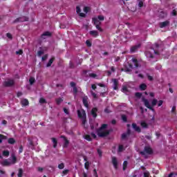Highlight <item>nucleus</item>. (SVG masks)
Masks as SVG:
<instances>
[{"instance_id": "c85d7f7f", "label": "nucleus", "mask_w": 177, "mask_h": 177, "mask_svg": "<svg viewBox=\"0 0 177 177\" xmlns=\"http://www.w3.org/2000/svg\"><path fill=\"white\" fill-rule=\"evenodd\" d=\"M124 150H125V149L124 148V145H119L118 149V153H121L124 151Z\"/></svg>"}, {"instance_id": "9b49d317", "label": "nucleus", "mask_w": 177, "mask_h": 177, "mask_svg": "<svg viewBox=\"0 0 177 177\" xmlns=\"http://www.w3.org/2000/svg\"><path fill=\"white\" fill-rule=\"evenodd\" d=\"M88 99L89 98L86 95H85L82 97L83 104H84V107H86V109H88L89 107V104L88 103Z\"/></svg>"}, {"instance_id": "bb28decb", "label": "nucleus", "mask_w": 177, "mask_h": 177, "mask_svg": "<svg viewBox=\"0 0 177 177\" xmlns=\"http://www.w3.org/2000/svg\"><path fill=\"white\" fill-rule=\"evenodd\" d=\"M129 136L126 134L125 133H122V136H121V139L122 140H127L129 139Z\"/></svg>"}, {"instance_id": "3c124183", "label": "nucleus", "mask_w": 177, "mask_h": 177, "mask_svg": "<svg viewBox=\"0 0 177 177\" xmlns=\"http://www.w3.org/2000/svg\"><path fill=\"white\" fill-rule=\"evenodd\" d=\"M59 169H63L64 168V163H61L58 165Z\"/></svg>"}, {"instance_id": "2f4dec72", "label": "nucleus", "mask_w": 177, "mask_h": 177, "mask_svg": "<svg viewBox=\"0 0 177 177\" xmlns=\"http://www.w3.org/2000/svg\"><path fill=\"white\" fill-rule=\"evenodd\" d=\"M9 154H10V152L8 150H5L3 151V157H9Z\"/></svg>"}, {"instance_id": "c9c22d12", "label": "nucleus", "mask_w": 177, "mask_h": 177, "mask_svg": "<svg viewBox=\"0 0 177 177\" xmlns=\"http://www.w3.org/2000/svg\"><path fill=\"white\" fill-rule=\"evenodd\" d=\"M127 167H128V161L124 160L123 162V171H125V169H127Z\"/></svg>"}, {"instance_id": "4be33fe9", "label": "nucleus", "mask_w": 177, "mask_h": 177, "mask_svg": "<svg viewBox=\"0 0 177 177\" xmlns=\"http://www.w3.org/2000/svg\"><path fill=\"white\" fill-rule=\"evenodd\" d=\"M12 160L10 162V163H11V165H13L16 164V162H17V158L16 157V156L12 155Z\"/></svg>"}, {"instance_id": "a211bd4d", "label": "nucleus", "mask_w": 177, "mask_h": 177, "mask_svg": "<svg viewBox=\"0 0 177 177\" xmlns=\"http://www.w3.org/2000/svg\"><path fill=\"white\" fill-rule=\"evenodd\" d=\"M55 59H56V57H52L49 59L48 62L47 63L46 67H50V66H52V64L53 63V62H55Z\"/></svg>"}, {"instance_id": "e433bc0d", "label": "nucleus", "mask_w": 177, "mask_h": 177, "mask_svg": "<svg viewBox=\"0 0 177 177\" xmlns=\"http://www.w3.org/2000/svg\"><path fill=\"white\" fill-rule=\"evenodd\" d=\"M55 102H56V104H60V103H62V102H63V100H62V98H57L56 100H55Z\"/></svg>"}, {"instance_id": "7c9ffc66", "label": "nucleus", "mask_w": 177, "mask_h": 177, "mask_svg": "<svg viewBox=\"0 0 177 177\" xmlns=\"http://www.w3.org/2000/svg\"><path fill=\"white\" fill-rule=\"evenodd\" d=\"M8 139V137L6 136H3V134H0V143L2 142V140H5Z\"/></svg>"}, {"instance_id": "79ce46f5", "label": "nucleus", "mask_w": 177, "mask_h": 177, "mask_svg": "<svg viewBox=\"0 0 177 177\" xmlns=\"http://www.w3.org/2000/svg\"><path fill=\"white\" fill-rule=\"evenodd\" d=\"M34 146V142L30 139L28 140V147H31Z\"/></svg>"}, {"instance_id": "c756f323", "label": "nucleus", "mask_w": 177, "mask_h": 177, "mask_svg": "<svg viewBox=\"0 0 177 177\" xmlns=\"http://www.w3.org/2000/svg\"><path fill=\"white\" fill-rule=\"evenodd\" d=\"M145 55H146L147 57H149L150 59H153L154 57V55H153V54H151L149 51L146 52Z\"/></svg>"}, {"instance_id": "5fc2aeb1", "label": "nucleus", "mask_w": 177, "mask_h": 177, "mask_svg": "<svg viewBox=\"0 0 177 177\" xmlns=\"http://www.w3.org/2000/svg\"><path fill=\"white\" fill-rule=\"evenodd\" d=\"M47 59H48V55H45L41 57L42 62H45V60H46Z\"/></svg>"}, {"instance_id": "dca6fc26", "label": "nucleus", "mask_w": 177, "mask_h": 177, "mask_svg": "<svg viewBox=\"0 0 177 177\" xmlns=\"http://www.w3.org/2000/svg\"><path fill=\"white\" fill-rule=\"evenodd\" d=\"M91 115H93V118L97 117V108L94 107L91 109Z\"/></svg>"}, {"instance_id": "393cba45", "label": "nucleus", "mask_w": 177, "mask_h": 177, "mask_svg": "<svg viewBox=\"0 0 177 177\" xmlns=\"http://www.w3.org/2000/svg\"><path fill=\"white\" fill-rule=\"evenodd\" d=\"M140 91H146V89H147V85L145 83L141 84L140 85Z\"/></svg>"}, {"instance_id": "20e7f679", "label": "nucleus", "mask_w": 177, "mask_h": 177, "mask_svg": "<svg viewBox=\"0 0 177 177\" xmlns=\"http://www.w3.org/2000/svg\"><path fill=\"white\" fill-rule=\"evenodd\" d=\"M152 153L153 149H151V147L146 146L144 148V151H140V154H141V156H146V154L151 155Z\"/></svg>"}, {"instance_id": "052dcab7", "label": "nucleus", "mask_w": 177, "mask_h": 177, "mask_svg": "<svg viewBox=\"0 0 177 177\" xmlns=\"http://www.w3.org/2000/svg\"><path fill=\"white\" fill-rule=\"evenodd\" d=\"M16 55H23V50H19L18 51H16Z\"/></svg>"}, {"instance_id": "7ed1b4c3", "label": "nucleus", "mask_w": 177, "mask_h": 177, "mask_svg": "<svg viewBox=\"0 0 177 177\" xmlns=\"http://www.w3.org/2000/svg\"><path fill=\"white\" fill-rule=\"evenodd\" d=\"M77 117L81 118L82 125L86 124V113L84 109L77 110Z\"/></svg>"}, {"instance_id": "b1692460", "label": "nucleus", "mask_w": 177, "mask_h": 177, "mask_svg": "<svg viewBox=\"0 0 177 177\" xmlns=\"http://www.w3.org/2000/svg\"><path fill=\"white\" fill-rule=\"evenodd\" d=\"M93 21L94 23V26H99L101 24V22L97 18H93Z\"/></svg>"}, {"instance_id": "de8ad7c7", "label": "nucleus", "mask_w": 177, "mask_h": 177, "mask_svg": "<svg viewBox=\"0 0 177 177\" xmlns=\"http://www.w3.org/2000/svg\"><path fill=\"white\" fill-rule=\"evenodd\" d=\"M84 168H85L86 169H89V162H86L84 163Z\"/></svg>"}, {"instance_id": "774afa93", "label": "nucleus", "mask_w": 177, "mask_h": 177, "mask_svg": "<svg viewBox=\"0 0 177 177\" xmlns=\"http://www.w3.org/2000/svg\"><path fill=\"white\" fill-rule=\"evenodd\" d=\"M149 174L147 172L144 173V177H149Z\"/></svg>"}, {"instance_id": "72a5a7b5", "label": "nucleus", "mask_w": 177, "mask_h": 177, "mask_svg": "<svg viewBox=\"0 0 177 177\" xmlns=\"http://www.w3.org/2000/svg\"><path fill=\"white\" fill-rule=\"evenodd\" d=\"M17 176L23 177V169L21 168L19 169Z\"/></svg>"}, {"instance_id": "2eb2a0df", "label": "nucleus", "mask_w": 177, "mask_h": 177, "mask_svg": "<svg viewBox=\"0 0 177 177\" xmlns=\"http://www.w3.org/2000/svg\"><path fill=\"white\" fill-rule=\"evenodd\" d=\"M2 167H10L12 165V163L9 162L7 159H5L1 162Z\"/></svg>"}, {"instance_id": "8fccbe9b", "label": "nucleus", "mask_w": 177, "mask_h": 177, "mask_svg": "<svg viewBox=\"0 0 177 177\" xmlns=\"http://www.w3.org/2000/svg\"><path fill=\"white\" fill-rule=\"evenodd\" d=\"M97 19L101 21H103V20H104V17L103 15H100L97 17Z\"/></svg>"}, {"instance_id": "49530a36", "label": "nucleus", "mask_w": 177, "mask_h": 177, "mask_svg": "<svg viewBox=\"0 0 177 177\" xmlns=\"http://www.w3.org/2000/svg\"><path fill=\"white\" fill-rule=\"evenodd\" d=\"M89 77H91V78H96L97 75H96V73H89Z\"/></svg>"}, {"instance_id": "5701e85b", "label": "nucleus", "mask_w": 177, "mask_h": 177, "mask_svg": "<svg viewBox=\"0 0 177 177\" xmlns=\"http://www.w3.org/2000/svg\"><path fill=\"white\" fill-rule=\"evenodd\" d=\"M22 106H28L30 104V102H28V100L27 99H24L21 102Z\"/></svg>"}, {"instance_id": "bf43d9fd", "label": "nucleus", "mask_w": 177, "mask_h": 177, "mask_svg": "<svg viewBox=\"0 0 177 177\" xmlns=\"http://www.w3.org/2000/svg\"><path fill=\"white\" fill-rule=\"evenodd\" d=\"M23 150H24L23 145H21L19 147V153L20 154L21 153H23Z\"/></svg>"}, {"instance_id": "473e14b6", "label": "nucleus", "mask_w": 177, "mask_h": 177, "mask_svg": "<svg viewBox=\"0 0 177 177\" xmlns=\"http://www.w3.org/2000/svg\"><path fill=\"white\" fill-rule=\"evenodd\" d=\"M140 125L142 128H149V124L146 122H142Z\"/></svg>"}, {"instance_id": "58836bf2", "label": "nucleus", "mask_w": 177, "mask_h": 177, "mask_svg": "<svg viewBox=\"0 0 177 177\" xmlns=\"http://www.w3.org/2000/svg\"><path fill=\"white\" fill-rule=\"evenodd\" d=\"M29 82H30V85H32L35 82V78L30 77L29 79Z\"/></svg>"}, {"instance_id": "e2e57ef3", "label": "nucleus", "mask_w": 177, "mask_h": 177, "mask_svg": "<svg viewBox=\"0 0 177 177\" xmlns=\"http://www.w3.org/2000/svg\"><path fill=\"white\" fill-rule=\"evenodd\" d=\"M84 12H85V13H88V12H89V7H84Z\"/></svg>"}, {"instance_id": "f03ea898", "label": "nucleus", "mask_w": 177, "mask_h": 177, "mask_svg": "<svg viewBox=\"0 0 177 177\" xmlns=\"http://www.w3.org/2000/svg\"><path fill=\"white\" fill-rule=\"evenodd\" d=\"M142 102L145 106V107H147V109H149V110H151V111H154V106H157V103H158V101L157 100V99H153L151 101V106L150 105V102H149V100L145 99V98H142Z\"/></svg>"}, {"instance_id": "ddd939ff", "label": "nucleus", "mask_w": 177, "mask_h": 177, "mask_svg": "<svg viewBox=\"0 0 177 177\" xmlns=\"http://www.w3.org/2000/svg\"><path fill=\"white\" fill-rule=\"evenodd\" d=\"M112 164L115 168V169H118V161L117 160V158L112 157Z\"/></svg>"}, {"instance_id": "37998d69", "label": "nucleus", "mask_w": 177, "mask_h": 177, "mask_svg": "<svg viewBox=\"0 0 177 177\" xmlns=\"http://www.w3.org/2000/svg\"><path fill=\"white\" fill-rule=\"evenodd\" d=\"M95 28H97V30H98V31H100V32H102L103 29L100 27V25H96Z\"/></svg>"}, {"instance_id": "09e8293b", "label": "nucleus", "mask_w": 177, "mask_h": 177, "mask_svg": "<svg viewBox=\"0 0 177 177\" xmlns=\"http://www.w3.org/2000/svg\"><path fill=\"white\" fill-rule=\"evenodd\" d=\"M6 37H7V38H8L9 39H13V36H12V34H10V33H7V34H6Z\"/></svg>"}, {"instance_id": "9d476101", "label": "nucleus", "mask_w": 177, "mask_h": 177, "mask_svg": "<svg viewBox=\"0 0 177 177\" xmlns=\"http://www.w3.org/2000/svg\"><path fill=\"white\" fill-rule=\"evenodd\" d=\"M141 44H138L137 45L135 46H132L130 48V51L131 53H135V52H137V50L139 49V48H140Z\"/></svg>"}, {"instance_id": "69168bd1", "label": "nucleus", "mask_w": 177, "mask_h": 177, "mask_svg": "<svg viewBox=\"0 0 177 177\" xmlns=\"http://www.w3.org/2000/svg\"><path fill=\"white\" fill-rule=\"evenodd\" d=\"M139 8H143V1H140L138 3Z\"/></svg>"}, {"instance_id": "a19ab883", "label": "nucleus", "mask_w": 177, "mask_h": 177, "mask_svg": "<svg viewBox=\"0 0 177 177\" xmlns=\"http://www.w3.org/2000/svg\"><path fill=\"white\" fill-rule=\"evenodd\" d=\"M39 103H41V104H44L46 103V100H45V98L44 97H41L39 100Z\"/></svg>"}, {"instance_id": "6e6552de", "label": "nucleus", "mask_w": 177, "mask_h": 177, "mask_svg": "<svg viewBox=\"0 0 177 177\" xmlns=\"http://www.w3.org/2000/svg\"><path fill=\"white\" fill-rule=\"evenodd\" d=\"M169 24H171L169 20H166L163 22L159 23V27L160 28H165V27H168Z\"/></svg>"}, {"instance_id": "6ab92c4d", "label": "nucleus", "mask_w": 177, "mask_h": 177, "mask_svg": "<svg viewBox=\"0 0 177 177\" xmlns=\"http://www.w3.org/2000/svg\"><path fill=\"white\" fill-rule=\"evenodd\" d=\"M90 35L96 38V37L99 36V32L97 30H91L90 31Z\"/></svg>"}, {"instance_id": "603ef678", "label": "nucleus", "mask_w": 177, "mask_h": 177, "mask_svg": "<svg viewBox=\"0 0 177 177\" xmlns=\"http://www.w3.org/2000/svg\"><path fill=\"white\" fill-rule=\"evenodd\" d=\"M42 55H44V51L43 50H39L37 52V56L41 57V56H42Z\"/></svg>"}, {"instance_id": "f3484780", "label": "nucleus", "mask_w": 177, "mask_h": 177, "mask_svg": "<svg viewBox=\"0 0 177 177\" xmlns=\"http://www.w3.org/2000/svg\"><path fill=\"white\" fill-rule=\"evenodd\" d=\"M112 81L113 82V89H114V91H118V80L113 79Z\"/></svg>"}, {"instance_id": "4468645a", "label": "nucleus", "mask_w": 177, "mask_h": 177, "mask_svg": "<svg viewBox=\"0 0 177 177\" xmlns=\"http://www.w3.org/2000/svg\"><path fill=\"white\" fill-rule=\"evenodd\" d=\"M46 37H52V33L49 31L44 32L41 35V39H46Z\"/></svg>"}, {"instance_id": "680f3d73", "label": "nucleus", "mask_w": 177, "mask_h": 177, "mask_svg": "<svg viewBox=\"0 0 177 177\" xmlns=\"http://www.w3.org/2000/svg\"><path fill=\"white\" fill-rule=\"evenodd\" d=\"M147 78L149 81H153L154 80V78H153V77L151 76L150 75H147Z\"/></svg>"}, {"instance_id": "c03bdc74", "label": "nucleus", "mask_w": 177, "mask_h": 177, "mask_svg": "<svg viewBox=\"0 0 177 177\" xmlns=\"http://www.w3.org/2000/svg\"><path fill=\"white\" fill-rule=\"evenodd\" d=\"M86 44L87 46H88V48H91V46H92V43L89 40L86 41Z\"/></svg>"}, {"instance_id": "f704fd0d", "label": "nucleus", "mask_w": 177, "mask_h": 177, "mask_svg": "<svg viewBox=\"0 0 177 177\" xmlns=\"http://www.w3.org/2000/svg\"><path fill=\"white\" fill-rule=\"evenodd\" d=\"M122 120L123 122H128V118L126 115H122Z\"/></svg>"}, {"instance_id": "864d4df0", "label": "nucleus", "mask_w": 177, "mask_h": 177, "mask_svg": "<svg viewBox=\"0 0 177 177\" xmlns=\"http://www.w3.org/2000/svg\"><path fill=\"white\" fill-rule=\"evenodd\" d=\"M135 96L136 97H142V94L139 92L136 93Z\"/></svg>"}, {"instance_id": "ea45409f", "label": "nucleus", "mask_w": 177, "mask_h": 177, "mask_svg": "<svg viewBox=\"0 0 177 177\" xmlns=\"http://www.w3.org/2000/svg\"><path fill=\"white\" fill-rule=\"evenodd\" d=\"M97 153L99 155V157H102L103 156V151H102V150L100 149H97Z\"/></svg>"}, {"instance_id": "338daca9", "label": "nucleus", "mask_w": 177, "mask_h": 177, "mask_svg": "<svg viewBox=\"0 0 177 177\" xmlns=\"http://www.w3.org/2000/svg\"><path fill=\"white\" fill-rule=\"evenodd\" d=\"M23 95V93L19 91L17 92V97H20V96H22Z\"/></svg>"}, {"instance_id": "4c0bfd02", "label": "nucleus", "mask_w": 177, "mask_h": 177, "mask_svg": "<svg viewBox=\"0 0 177 177\" xmlns=\"http://www.w3.org/2000/svg\"><path fill=\"white\" fill-rule=\"evenodd\" d=\"M160 17H162V19H164V17H167V12L164 11H161Z\"/></svg>"}, {"instance_id": "6e6d98bb", "label": "nucleus", "mask_w": 177, "mask_h": 177, "mask_svg": "<svg viewBox=\"0 0 177 177\" xmlns=\"http://www.w3.org/2000/svg\"><path fill=\"white\" fill-rule=\"evenodd\" d=\"M122 92H128V88L124 86L122 88Z\"/></svg>"}, {"instance_id": "f8f14e48", "label": "nucleus", "mask_w": 177, "mask_h": 177, "mask_svg": "<svg viewBox=\"0 0 177 177\" xmlns=\"http://www.w3.org/2000/svg\"><path fill=\"white\" fill-rule=\"evenodd\" d=\"M132 128L136 131V132H138V133H140L142 132V129H140V127L136 124V123H132Z\"/></svg>"}, {"instance_id": "0e129e2a", "label": "nucleus", "mask_w": 177, "mask_h": 177, "mask_svg": "<svg viewBox=\"0 0 177 177\" xmlns=\"http://www.w3.org/2000/svg\"><path fill=\"white\" fill-rule=\"evenodd\" d=\"M76 12H77V13H81V8H80L79 6H77Z\"/></svg>"}, {"instance_id": "13d9d810", "label": "nucleus", "mask_w": 177, "mask_h": 177, "mask_svg": "<svg viewBox=\"0 0 177 177\" xmlns=\"http://www.w3.org/2000/svg\"><path fill=\"white\" fill-rule=\"evenodd\" d=\"M176 15H177L176 10H173L171 12V16H176Z\"/></svg>"}, {"instance_id": "4d7b16f0", "label": "nucleus", "mask_w": 177, "mask_h": 177, "mask_svg": "<svg viewBox=\"0 0 177 177\" xmlns=\"http://www.w3.org/2000/svg\"><path fill=\"white\" fill-rule=\"evenodd\" d=\"M79 16H80V17H86V15L84 12H80Z\"/></svg>"}, {"instance_id": "a18cd8bd", "label": "nucleus", "mask_w": 177, "mask_h": 177, "mask_svg": "<svg viewBox=\"0 0 177 177\" xmlns=\"http://www.w3.org/2000/svg\"><path fill=\"white\" fill-rule=\"evenodd\" d=\"M164 103V101L160 100L158 102V107H161L162 106V104Z\"/></svg>"}, {"instance_id": "39448f33", "label": "nucleus", "mask_w": 177, "mask_h": 177, "mask_svg": "<svg viewBox=\"0 0 177 177\" xmlns=\"http://www.w3.org/2000/svg\"><path fill=\"white\" fill-rule=\"evenodd\" d=\"M60 138H61V139H64V142L62 145V147L64 149H67V147H68V145H70V140H68L67 139V137L65 136H61Z\"/></svg>"}, {"instance_id": "aec40b11", "label": "nucleus", "mask_w": 177, "mask_h": 177, "mask_svg": "<svg viewBox=\"0 0 177 177\" xmlns=\"http://www.w3.org/2000/svg\"><path fill=\"white\" fill-rule=\"evenodd\" d=\"M51 140L53 143V147L54 149H56L57 147V139H56L55 138H52Z\"/></svg>"}, {"instance_id": "423d86ee", "label": "nucleus", "mask_w": 177, "mask_h": 177, "mask_svg": "<svg viewBox=\"0 0 177 177\" xmlns=\"http://www.w3.org/2000/svg\"><path fill=\"white\" fill-rule=\"evenodd\" d=\"M15 85V80L8 79L7 81L3 82V86L6 88H10V86H13Z\"/></svg>"}, {"instance_id": "cd10ccee", "label": "nucleus", "mask_w": 177, "mask_h": 177, "mask_svg": "<svg viewBox=\"0 0 177 177\" xmlns=\"http://www.w3.org/2000/svg\"><path fill=\"white\" fill-rule=\"evenodd\" d=\"M84 138L88 142H92V138H91V136L89 134H86L84 136Z\"/></svg>"}, {"instance_id": "1a4fd4ad", "label": "nucleus", "mask_w": 177, "mask_h": 177, "mask_svg": "<svg viewBox=\"0 0 177 177\" xmlns=\"http://www.w3.org/2000/svg\"><path fill=\"white\" fill-rule=\"evenodd\" d=\"M70 85L72 88H73V95L77 96V93H78V88L75 86L76 84L74 82H71Z\"/></svg>"}, {"instance_id": "0eeeda50", "label": "nucleus", "mask_w": 177, "mask_h": 177, "mask_svg": "<svg viewBox=\"0 0 177 177\" xmlns=\"http://www.w3.org/2000/svg\"><path fill=\"white\" fill-rule=\"evenodd\" d=\"M24 21H28V17H21L17 18L15 20L13 21V24L24 23Z\"/></svg>"}, {"instance_id": "412c9836", "label": "nucleus", "mask_w": 177, "mask_h": 177, "mask_svg": "<svg viewBox=\"0 0 177 177\" xmlns=\"http://www.w3.org/2000/svg\"><path fill=\"white\" fill-rule=\"evenodd\" d=\"M132 62H133L135 67H136V68H138V67H139V62L138 61V59L136 58H132Z\"/></svg>"}, {"instance_id": "a878e982", "label": "nucleus", "mask_w": 177, "mask_h": 177, "mask_svg": "<svg viewBox=\"0 0 177 177\" xmlns=\"http://www.w3.org/2000/svg\"><path fill=\"white\" fill-rule=\"evenodd\" d=\"M8 143L9 145H15L16 143V140H15V138H10L8 140Z\"/></svg>"}, {"instance_id": "f257e3e1", "label": "nucleus", "mask_w": 177, "mask_h": 177, "mask_svg": "<svg viewBox=\"0 0 177 177\" xmlns=\"http://www.w3.org/2000/svg\"><path fill=\"white\" fill-rule=\"evenodd\" d=\"M106 128H107V124H102L100 129L97 130V135H98L100 138H106V136L110 135V131L109 130L104 131Z\"/></svg>"}]
</instances>
